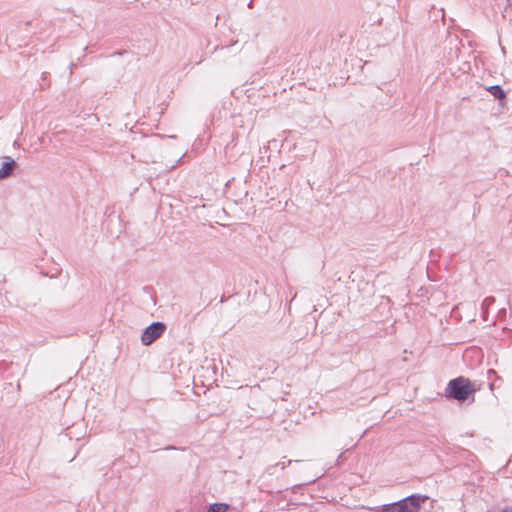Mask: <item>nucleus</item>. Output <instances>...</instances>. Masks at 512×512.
Segmentation results:
<instances>
[{"label": "nucleus", "mask_w": 512, "mask_h": 512, "mask_svg": "<svg viewBox=\"0 0 512 512\" xmlns=\"http://www.w3.org/2000/svg\"><path fill=\"white\" fill-rule=\"evenodd\" d=\"M252 3H253V1L251 0L250 3L248 4V6L252 7Z\"/></svg>", "instance_id": "obj_12"}, {"label": "nucleus", "mask_w": 512, "mask_h": 512, "mask_svg": "<svg viewBox=\"0 0 512 512\" xmlns=\"http://www.w3.org/2000/svg\"><path fill=\"white\" fill-rule=\"evenodd\" d=\"M510 4H512V0H507Z\"/></svg>", "instance_id": "obj_14"}, {"label": "nucleus", "mask_w": 512, "mask_h": 512, "mask_svg": "<svg viewBox=\"0 0 512 512\" xmlns=\"http://www.w3.org/2000/svg\"><path fill=\"white\" fill-rule=\"evenodd\" d=\"M489 373L495 374L496 372L494 370H489Z\"/></svg>", "instance_id": "obj_13"}, {"label": "nucleus", "mask_w": 512, "mask_h": 512, "mask_svg": "<svg viewBox=\"0 0 512 512\" xmlns=\"http://www.w3.org/2000/svg\"><path fill=\"white\" fill-rule=\"evenodd\" d=\"M342 458H343V455H342V454H340V455H339V457H338V459H337V463H338V464L342 461Z\"/></svg>", "instance_id": "obj_11"}, {"label": "nucleus", "mask_w": 512, "mask_h": 512, "mask_svg": "<svg viewBox=\"0 0 512 512\" xmlns=\"http://www.w3.org/2000/svg\"><path fill=\"white\" fill-rule=\"evenodd\" d=\"M499 512H512V507H505L502 510H500Z\"/></svg>", "instance_id": "obj_9"}, {"label": "nucleus", "mask_w": 512, "mask_h": 512, "mask_svg": "<svg viewBox=\"0 0 512 512\" xmlns=\"http://www.w3.org/2000/svg\"><path fill=\"white\" fill-rule=\"evenodd\" d=\"M166 330V324L160 321L153 322L146 327L141 335V342L148 346L160 338Z\"/></svg>", "instance_id": "obj_3"}, {"label": "nucleus", "mask_w": 512, "mask_h": 512, "mask_svg": "<svg viewBox=\"0 0 512 512\" xmlns=\"http://www.w3.org/2000/svg\"><path fill=\"white\" fill-rule=\"evenodd\" d=\"M229 509V505L226 503H214L211 504L207 512H226Z\"/></svg>", "instance_id": "obj_6"}, {"label": "nucleus", "mask_w": 512, "mask_h": 512, "mask_svg": "<svg viewBox=\"0 0 512 512\" xmlns=\"http://www.w3.org/2000/svg\"><path fill=\"white\" fill-rule=\"evenodd\" d=\"M46 80H47V73L43 72L42 73V81L46 83Z\"/></svg>", "instance_id": "obj_10"}, {"label": "nucleus", "mask_w": 512, "mask_h": 512, "mask_svg": "<svg viewBox=\"0 0 512 512\" xmlns=\"http://www.w3.org/2000/svg\"><path fill=\"white\" fill-rule=\"evenodd\" d=\"M487 91L491 93L496 99L499 101H503L506 99V92L502 89L500 85H492L487 87Z\"/></svg>", "instance_id": "obj_5"}, {"label": "nucleus", "mask_w": 512, "mask_h": 512, "mask_svg": "<svg viewBox=\"0 0 512 512\" xmlns=\"http://www.w3.org/2000/svg\"><path fill=\"white\" fill-rule=\"evenodd\" d=\"M474 384L463 376H459L450 380L445 389V397L447 399L457 400L461 403L472 397L474 401V393L476 392Z\"/></svg>", "instance_id": "obj_1"}, {"label": "nucleus", "mask_w": 512, "mask_h": 512, "mask_svg": "<svg viewBox=\"0 0 512 512\" xmlns=\"http://www.w3.org/2000/svg\"><path fill=\"white\" fill-rule=\"evenodd\" d=\"M3 162L0 168V180L9 178L16 168V162L9 156L2 158Z\"/></svg>", "instance_id": "obj_4"}, {"label": "nucleus", "mask_w": 512, "mask_h": 512, "mask_svg": "<svg viewBox=\"0 0 512 512\" xmlns=\"http://www.w3.org/2000/svg\"><path fill=\"white\" fill-rule=\"evenodd\" d=\"M427 499V496L413 494L395 503L385 505V509L386 512H419L421 503Z\"/></svg>", "instance_id": "obj_2"}, {"label": "nucleus", "mask_w": 512, "mask_h": 512, "mask_svg": "<svg viewBox=\"0 0 512 512\" xmlns=\"http://www.w3.org/2000/svg\"><path fill=\"white\" fill-rule=\"evenodd\" d=\"M292 463L291 460H288L287 462L285 461H280L276 464L277 467H280L281 469H285L288 465H290Z\"/></svg>", "instance_id": "obj_7"}, {"label": "nucleus", "mask_w": 512, "mask_h": 512, "mask_svg": "<svg viewBox=\"0 0 512 512\" xmlns=\"http://www.w3.org/2000/svg\"><path fill=\"white\" fill-rule=\"evenodd\" d=\"M495 299L493 297H486L482 303V306H489L494 303Z\"/></svg>", "instance_id": "obj_8"}]
</instances>
